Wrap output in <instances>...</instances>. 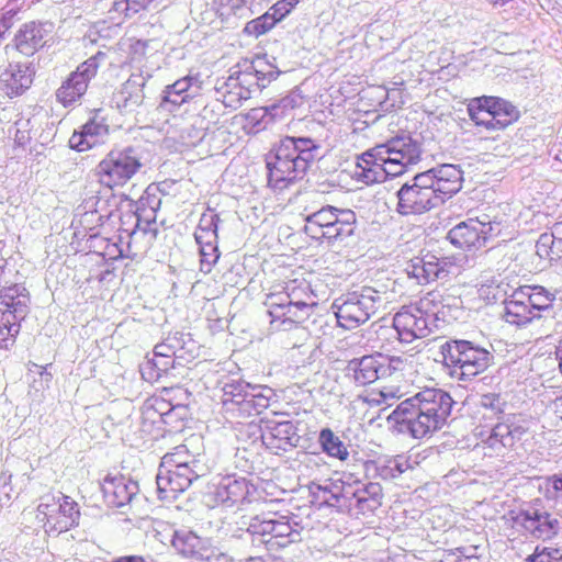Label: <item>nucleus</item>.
Returning a JSON list of instances; mask_svg holds the SVG:
<instances>
[{"label":"nucleus","instance_id":"obj_42","mask_svg":"<svg viewBox=\"0 0 562 562\" xmlns=\"http://www.w3.org/2000/svg\"><path fill=\"white\" fill-rule=\"evenodd\" d=\"M276 25V22L270 16V12H266L262 15L247 22L244 27V34L249 37L258 38L267 34Z\"/></svg>","mask_w":562,"mask_h":562},{"label":"nucleus","instance_id":"obj_4","mask_svg":"<svg viewBox=\"0 0 562 562\" xmlns=\"http://www.w3.org/2000/svg\"><path fill=\"white\" fill-rule=\"evenodd\" d=\"M170 387H162L160 395L151 396L142 412L143 430L154 438L182 432L189 424L190 412L186 405H171L164 396Z\"/></svg>","mask_w":562,"mask_h":562},{"label":"nucleus","instance_id":"obj_56","mask_svg":"<svg viewBox=\"0 0 562 562\" xmlns=\"http://www.w3.org/2000/svg\"><path fill=\"white\" fill-rule=\"evenodd\" d=\"M553 409L554 413L562 419V395L554 400Z\"/></svg>","mask_w":562,"mask_h":562},{"label":"nucleus","instance_id":"obj_6","mask_svg":"<svg viewBox=\"0 0 562 562\" xmlns=\"http://www.w3.org/2000/svg\"><path fill=\"white\" fill-rule=\"evenodd\" d=\"M35 519L46 535L58 536L79 525L80 507L68 495H44L35 509Z\"/></svg>","mask_w":562,"mask_h":562},{"label":"nucleus","instance_id":"obj_14","mask_svg":"<svg viewBox=\"0 0 562 562\" xmlns=\"http://www.w3.org/2000/svg\"><path fill=\"white\" fill-rule=\"evenodd\" d=\"M509 517L513 527L522 535L549 540L558 532V520L551 518L550 514L538 509L512 510Z\"/></svg>","mask_w":562,"mask_h":562},{"label":"nucleus","instance_id":"obj_37","mask_svg":"<svg viewBox=\"0 0 562 562\" xmlns=\"http://www.w3.org/2000/svg\"><path fill=\"white\" fill-rule=\"evenodd\" d=\"M515 442L514 430L506 423L496 424L486 440L488 447L496 449L501 454H504L506 450L513 449Z\"/></svg>","mask_w":562,"mask_h":562},{"label":"nucleus","instance_id":"obj_19","mask_svg":"<svg viewBox=\"0 0 562 562\" xmlns=\"http://www.w3.org/2000/svg\"><path fill=\"white\" fill-rule=\"evenodd\" d=\"M198 477L199 474L192 467L182 465L179 469L159 470L156 477L159 499L169 501L176 498Z\"/></svg>","mask_w":562,"mask_h":562},{"label":"nucleus","instance_id":"obj_33","mask_svg":"<svg viewBox=\"0 0 562 562\" xmlns=\"http://www.w3.org/2000/svg\"><path fill=\"white\" fill-rule=\"evenodd\" d=\"M88 89L85 80H80L72 72L56 91V98L64 106L78 102Z\"/></svg>","mask_w":562,"mask_h":562},{"label":"nucleus","instance_id":"obj_47","mask_svg":"<svg viewBox=\"0 0 562 562\" xmlns=\"http://www.w3.org/2000/svg\"><path fill=\"white\" fill-rule=\"evenodd\" d=\"M404 463L398 457L389 458L378 467L379 476L383 480H391L404 472Z\"/></svg>","mask_w":562,"mask_h":562},{"label":"nucleus","instance_id":"obj_39","mask_svg":"<svg viewBox=\"0 0 562 562\" xmlns=\"http://www.w3.org/2000/svg\"><path fill=\"white\" fill-rule=\"evenodd\" d=\"M437 265L438 257L434 255H426L413 263L411 274L420 283H429L431 281H436Z\"/></svg>","mask_w":562,"mask_h":562},{"label":"nucleus","instance_id":"obj_23","mask_svg":"<svg viewBox=\"0 0 562 562\" xmlns=\"http://www.w3.org/2000/svg\"><path fill=\"white\" fill-rule=\"evenodd\" d=\"M33 82V72L27 65L10 64L0 76V93L15 98L24 93Z\"/></svg>","mask_w":562,"mask_h":562},{"label":"nucleus","instance_id":"obj_34","mask_svg":"<svg viewBox=\"0 0 562 562\" xmlns=\"http://www.w3.org/2000/svg\"><path fill=\"white\" fill-rule=\"evenodd\" d=\"M144 86L138 78L130 77L120 90L119 106L128 111L140 106L145 99Z\"/></svg>","mask_w":562,"mask_h":562},{"label":"nucleus","instance_id":"obj_50","mask_svg":"<svg viewBox=\"0 0 562 562\" xmlns=\"http://www.w3.org/2000/svg\"><path fill=\"white\" fill-rule=\"evenodd\" d=\"M148 41L132 40L128 46L130 63H138L147 57Z\"/></svg>","mask_w":562,"mask_h":562},{"label":"nucleus","instance_id":"obj_46","mask_svg":"<svg viewBox=\"0 0 562 562\" xmlns=\"http://www.w3.org/2000/svg\"><path fill=\"white\" fill-rule=\"evenodd\" d=\"M154 0H116L114 9L122 11L125 18H132L135 14L147 10Z\"/></svg>","mask_w":562,"mask_h":562},{"label":"nucleus","instance_id":"obj_45","mask_svg":"<svg viewBox=\"0 0 562 562\" xmlns=\"http://www.w3.org/2000/svg\"><path fill=\"white\" fill-rule=\"evenodd\" d=\"M196 241L201 245L200 255H201V269L209 272L212 266L217 261L220 255L217 251V247L212 243L207 241L206 244H202L203 235L201 233H196L195 235Z\"/></svg>","mask_w":562,"mask_h":562},{"label":"nucleus","instance_id":"obj_32","mask_svg":"<svg viewBox=\"0 0 562 562\" xmlns=\"http://www.w3.org/2000/svg\"><path fill=\"white\" fill-rule=\"evenodd\" d=\"M337 218L330 224L326 239L328 241L344 240L353 235L356 231L357 216L356 213L348 209H339Z\"/></svg>","mask_w":562,"mask_h":562},{"label":"nucleus","instance_id":"obj_11","mask_svg":"<svg viewBox=\"0 0 562 562\" xmlns=\"http://www.w3.org/2000/svg\"><path fill=\"white\" fill-rule=\"evenodd\" d=\"M140 168V159L132 148L114 149L97 165L95 177L102 188L113 192L126 186Z\"/></svg>","mask_w":562,"mask_h":562},{"label":"nucleus","instance_id":"obj_31","mask_svg":"<svg viewBox=\"0 0 562 562\" xmlns=\"http://www.w3.org/2000/svg\"><path fill=\"white\" fill-rule=\"evenodd\" d=\"M171 543L173 549L186 559L196 561L203 559L202 540L191 531H176Z\"/></svg>","mask_w":562,"mask_h":562},{"label":"nucleus","instance_id":"obj_13","mask_svg":"<svg viewBox=\"0 0 562 562\" xmlns=\"http://www.w3.org/2000/svg\"><path fill=\"white\" fill-rule=\"evenodd\" d=\"M398 212L403 215L422 214L435 207L440 201L430 186L429 175H417L412 184H405L397 192Z\"/></svg>","mask_w":562,"mask_h":562},{"label":"nucleus","instance_id":"obj_12","mask_svg":"<svg viewBox=\"0 0 562 562\" xmlns=\"http://www.w3.org/2000/svg\"><path fill=\"white\" fill-rule=\"evenodd\" d=\"M266 75L254 61L248 59L236 64L229 70L224 83L223 102L226 106L236 108L251 94L265 87Z\"/></svg>","mask_w":562,"mask_h":562},{"label":"nucleus","instance_id":"obj_55","mask_svg":"<svg viewBox=\"0 0 562 562\" xmlns=\"http://www.w3.org/2000/svg\"><path fill=\"white\" fill-rule=\"evenodd\" d=\"M369 487L372 488V508H376L381 504V487L376 484H371Z\"/></svg>","mask_w":562,"mask_h":562},{"label":"nucleus","instance_id":"obj_36","mask_svg":"<svg viewBox=\"0 0 562 562\" xmlns=\"http://www.w3.org/2000/svg\"><path fill=\"white\" fill-rule=\"evenodd\" d=\"M267 117L268 110L266 108H254L235 115L234 120L246 134H256L266 128Z\"/></svg>","mask_w":562,"mask_h":562},{"label":"nucleus","instance_id":"obj_20","mask_svg":"<svg viewBox=\"0 0 562 562\" xmlns=\"http://www.w3.org/2000/svg\"><path fill=\"white\" fill-rule=\"evenodd\" d=\"M381 146L378 145L363 153L357 161L355 176L366 184L380 183L391 177L389 164Z\"/></svg>","mask_w":562,"mask_h":562},{"label":"nucleus","instance_id":"obj_18","mask_svg":"<svg viewBox=\"0 0 562 562\" xmlns=\"http://www.w3.org/2000/svg\"><path fill=\"white\" fill-rule=\"evenodd\" d=\"M265 304L270 316L269 330L271 333L290 331L303 327L313 315L312 311L278 302V300L269 296H267Z\"/></svg>","mask_w":562,"mask_h":562},{"label":"nucleus","instance_id":"obj_27","mask_svg":"<svg viewBox=\"0 0 562 562\" xmlns=\"http://www.w3.org/2000/svg\"><path fill=\"white\" fill-rule=\"evenodd\" d=\"M537 316L532 313L526 302L525 292L516 290L505 304L504 318L508 324L522 326L531 322Z\"/></svg>","mask_w":562,"mask_h":562},{"label":"nucleus","instance_id":"obj_51","mask_svg":"<svg viewBox=\"0 0 562 562\" xmlns=\"http://www.w3.org/2000/svg\"><path fill=\"white\" fill-rule=\"evenodd\" d=\"M110 493H112L114 496L113 503L115 506H123L130 499V496L126 492V485L122 481L111 482L105 487V494Z\"/></svg>","mask_w":562,"mask_h":562},{"label":"nucleus","instance_id":"obj_8","mask_svg":"<svg viewBox=\"0 0 562 562\" xmlns=\"http://www.w3.org/2000/svg\"><path fill=\"white\" fill-rule=\"evenodd\" d=\"M443 362L462 380L484 372L491 363V353L468 340H451L441 346Z\"/></svg>","mask_w":562,"mask_h":562},{"label":"nucleus","instance_id":"obj_15","mask_svg":"<svg viewBox=\"0 0 562 562\" xmlns=\"http://www.w3.org/2000/svg\"><path fill=\"white\" fill-rule=\"evenodd\" d=\"M389 164L391 177L403 175L409 166L417 164L422 157L419 144L411 137L392 138L380 145Z\"/></svg>","mask_w":562,"mask_h":562},{"label":"nucleus","instance_id":"obj_41","mask_svg":"<svg viewBox=\"0 0 562 562\" xmlns=\"http://www.w3.org/2000/svg\"><path fill=\"white\" fill-rule=\"evenodd\" d=\"M519 292H525L526 302L529 305L532 313L539 312L549 307L551 299L548 293L541 286H525L518 289Z\"/></svg>","mask_w":562,"mask_h":562},{"label":"nucleus","instance_id":"obj_60","mask_svg":"<svg viewBox=\"0 0 562 562\" xmlns=\"http://www.w3.org/2000/svg\"><path fill=\"white\" fill-rule=\"evenodd\" d=\"M363 501H364V498H363V497H359V498H358V502H359V503H361V502H363Z\"/></svg>","mask_w":562,"mask_h":562},{"label":"nucleus","instance_id":"obj_57","mask_svg":"<svg viewBox=\"0 0 562 562\" xmlns=\"http://www.w3.org/2000/svg\"><path fill=\"white\" fill-rule=\"evenodd\" d=\"M248 562H263L260 558H252Z\"/></svg>","mask_w":562,"mask_h":562},{"label":"nucleus","instance_id":"obj_5","mask_svg":"<svg viewBox=\"0 0 562 562\" xmlns=\"http://www.w3.org/2000/svg\"><path fill=\"white\" fill-rule=\"evenodd\" d=\"M467 112L476 127L487 132H503L520 119L519 109L509 100L497 95L469 99Z\"/></svg>","mask_w":562,"mask_h":562},{"label":"nucleus","instance_id":"obj_52","mask_svg":"<svg viewBox=\"0 0 562 562\" xmlns=\"http://www.w3.org/2000/svg\"><path fill=\"white\" fill-rule=\"evenodd\" d=\"M214 4L221 16H229L244 8L246 0H214Z\"/></svg>","mask_w":562,"mask_h":562},{"label":"nucleus","instance_id":"obj_17","mask_svg":"<svg viewBox=\"0 0 562 562\" xmlns=\"http://www.w3.org/2000/svg\"><path fill=\"white\" fill-rule=\"evenodd\" d=\"M374 291H372V295ZM340 300H337L335 306L336 317L339 326L345 329H353L358 327L360 324L366 323L371 314L375 312V301L372 296L359 295L357 293H352L348 295L340 304H338Z\"/></svg>","mask_w":562,"mask_h":562},{"label":"nucleus","instance_id":"obj_7","mask_svg":"<svg viewBox=\"0 0 562 562\" xmlns=\"http://www.w3.org/2000/svg\"><path fill=\"white\" fill-rule=\"evenodd\" d=\"M437 297L429 292L415 304L403 306L393 317V327L398 339L403 342H412L426 338L431 333L434 307Z\"/></svg>","mask_w":562,"mask_h":562},{"label":"nucleus","instance_id":"obj_9","mask_svg":"<svg viewBox=\"0 0 562 562\" xmlns=\"http://www.w3.org/2000/svg\"><path fill=\"white\" fill-rule=\"evenodd\" d=\"M258 537L269 550L285 548L301 541V529L291 517L278 513H267L251 518L248 529Z\"/></svg>","mask_w":562,"mask_h":562},{"label":"nucleus","instance_id":"obj_40","mask_svg":"<svg viewBox=\"0 0 562 562\" xmlns=\"http://www.w3.org/2000/svg\"><path fill=\"white\" fill-rule=\"evenodd\" d=\"M182 465L195 468L198 462L186 446H178L162 457L159 470L179 469Z\"/></svg>","mask_w":562,"mask_h":562},{"label":"nucleus","instance_id":"obj_26","mask_svg":"<svg viewBox=\"0 0 562 562\" xmlns=\"http://www.w3.org/2000/svg\"><path fill=\"white\" fill-rule=\"evenodd\" d=\"M172 356L165 355L155 348L153 356L148 357L140 367L143 379L149 383H155L167 376L169 371L175 368Z\"/></svg>","mask_w":562,"mask_h":562},{"label":"nucleus","instance_id":"obj_38","mask_svg":"<svg viewBox=\"0 0 562 562\" xmlns=\"http://www.w3.org/2000/svg\"><path fill=\"white\" fill-rule=\"evenodd\" d=\"M318 441L322 449L331 458L340 461L347 460L349 452L345 443L330 428H324L319 432Z\"/></svg>","mask_w":562,"mask_h":562},{"label":"nucleus","instance_id":"obj_25","mask_svg":"<svg viewBox=\"0 0 562 562\" xmlns=\"http://www.w3.org/2000/svg\"><path fill=\"white\" fill-rule=\"evenodd\" d=\"M266 446L274 450H288L294 447L299 440L296 428L290 420L270 425L262 434Z\"/></svg>","mask_w":562,"mask_h":562},{"label":"nucleus","instance_id":"obj_44","mask_svg":"<svg viewBox=\"0 0 562 562\" xmlns=\"http://www.w3.org/2000/svg\"><path fill=\"white\" fill-rule=\"evenodd\" d=\"M462 266L454 257L438 258L437 265V280L449 281L462 273Z\"/></svg>","mask_w":562,"mask_h":562},{"label":"nucleus","instance_id":"obj_1","mask_svg":"<svg viewBox=\"0 0 562 562\" xmlns=\"http://www.w3.org/2000/svg\"><path fill=\"white\" fill-rule=\"evenodd\" d=\"M453 403L447 392L425 389L401 402L389 420L401 434H407L414 439L430 438L446 426Z\"/></svg>","mask_w":562,"mask_h":562},{"label":"nucleus","instance_id":"obj_30","mask_svg":"<svg viewBox=\"0 0 562 562\" xmlns=\"http://www.w3.org/2000/svg\"><path fill=\"white\" fill-rule=\"evenodd\" d=\"M43 34L35 22L25 23L18 31L14 37L15 48L26 55H33L41 46Z\"/></svg>","mask_w":562,"mask_h":562},{"label":"nucleus","instance_id":"obj_21","mask_svg":"<svg viewBox=\"0 0 562 562\" xmlns=\"http://www.w3.org/2000/svg\"><path fill=\"white\" fill-rule=\"evenodd\" d=\"M109 134V126L103 119L94 115L81 126L79 132L75 131L69 138V147L79 153L87 151L103 143Z\"/></svg>","mask_w":562,"mask_h":562},{"label":"nucleus","instance_id":"obj_2","mask_svg":"<svg viewBox=\"0 0 562 562\" xmlns=\"http://www.w3.org/2000/svg\"><path fill=\"white\" fill-rule=\"evenodd\" d=\"M315 149L308 138L282 139L267 161L269 186L281 191L301 179L315 158Z\"/></svg>","mask_w":562,"mask_h":562},{"label":"nucleus","instance_id":"obj_29","mask_svg":"<svg viewBox=\"0 0 562 562\" xmlns=\"http://www.w3.org/2000/svg\"><path fill=\"white\" fill-rule=\"evenodd\" d=\"M338 211L339 209L327 205L308 215L305 222L306 233L310 234L313 238L326 239L328 231L331 228L330 224L337 220L335 216L337 215Z\"/></svg>","mask_w":562,"mask_h":562},{"label":"nucleus","instance_id":"obj_35","mask_svg":"<svg viewBox=\"0 0 562 562\" xmlns=\"http://www.w3.org/2000/svg\"><path fill=\"white\" fill-rule=\"evenodd\" d=\"M192 87V79L183 77L175 81L172 85L166 87L164 91L162 103L172 106H180L192 99L190 93Z\"/></svg>","mask_w":562,"mask_h":562},{"label":"nucleus","instance_id":"obj_24","mask_svg":"<svg viewBox=\"0 0 562 562\" xmlns=\"http://www.w3.org/2000/svg\"><path fill=\"white\" fill-rule=\"evenodd\" d=\"M267 296L313 313L316 306L312 291L305 281L291 280L282 291L269 293Z\"/></svg>","mask_w":562,"mask_h":562},{"label":"nucleus","instance_id":"obj_16","mask_svg":"<svg viewBox=\"0 0 562 562\" xmlns=\"http://www.w3.org/2000/svg\"><path fill=\"white\" fill-rule=\"evenodd\" d=\"M491 232V223L468 218L453 226L448 232L447 238L457 248L476 250L486 245Z\"/></svg>","mask_w":562,"mask_h":562},{"label":"nucleus","instance_id":"obj_49","mask_svg":"<svg viewBox=\"0 0 562 562\" xmlns=\"http://www.w3.org/2000/svg\"><path fill=\"white\" fill-rule=\"evenodd\" d=\"M529 562H562V551L555 548H537Z\"/></svg>","mask_w":562,"mask_h":562},{"label":"nucleus","instance_id":"obj_53","mask_svg":"<svg viewBox=\"0 0 562 562\" xmlns=\"http://www.w3.org/2000/svg\"><path fill=\"white\" fill-rule=\"evenodd\" d=\"M498 293V285L494 284V282L491 283H482L477 288V294L480 299L490 302L496 300V295Z\"/></svg>","mask_w":562,"mask_h":562},{"label":"nucleus","instance_id":"obj_43","mask_svg":"<svg viewBox=\"0 0 562 562\" xmlns=\"http://www.w3.org/2000/svg\"><path fill=\"white\" fill-rule=\"evenodd\" d=\"M104 57V53L98 52L95 55L91 56L90 58L81 63L77 67V70L72 74L77 76L80 80H85V82L88 86L89 81L97 76L100 66V60Z\"/></svg>","mask_w":562,"mask_h":562},{"label":"nucleus","instance_id":"obj_59","mask_svg":"<svg viewBox=\"0 0 562 562\" xmlns=\"http://www.w3.org/2000/svg\"><path fill=\"white\" fill-rule=\"evenodd\" d=\"M4 31L0 29V41L3 38Z\"/></svg>","mask_w":562,"mask_h":562},{"label":"nucleus","instance_id":"obj_58","mask_svg":"<svg viewBox=\"0 0 562 562\" xmlns=\"http://www.w3.org/2000/svg\"><path fill=\"white\" fill-rule=\"evenodd\" d=\"M205 233H206V234H209V235H211V236L215 239V237H216V235H215V231H212V232H211V231H207V232H205Z\"/></svg>","mask_w":562,"mask_h":562},{"label":"nucleus","instance_id":"obj_3","mask_svg":"<svg viewBox=\"0 0 562 562\" xmlns=\"http://www.w3.org/2000/svg\"><path fill=\"white\" fill-rule=\"evenodd\" d=\"M405 361L400 357H386L381 353L362 357L353 368V378L361 385L370 384L376 380L391 379V384L382 385L379 395L381 400L401 398L404 395L402 383L404 382Z\"/></svg>","mask_w":562,"mask_h":562},{"label":"nucleus","instance_id":"obj_54","mask_svg":"<svg viewBox=\"0 0 562 562\" xmlns=\"http://www.w3.org/2000/svg\"><path fill=\"white\" fill-rule=\"evenodd\" d=\"M112 562H155L151 559L145 558L143 555L132 554V555H123L120 557Z\"/></svg>","mask_w":562,"mask_h":562},{"label":"nucleus","instance_id":"obj_10","mask_svg":"<svg viewBox=\"0 0 562 562\" xmlns=\"http://www.w3.org/2000/svg\"><path fill=\"white\" fill-rule=\"evenodd\" d=\"M29 295L24 288L13 284L0 291V348L10 349L27 313Z\"/></svg>","mask_w":562,"mask_h":562},{"label":"nucleus","instance_id":"obj_28","mask_svg":"<svg viewBox=\"0 0 562 562\" xmlns=\"http://www.w3.org/2000/svg\"><path fill=\"white\" fill-rule=\"evenodd\" d=\"M252 485L244 477L227 479L218 488L217 496L228 506L240 505L248 501Z\"/></svg>","mask_w":562,"mask_h":562},{"label":"nucleus","instance_id":"obj_48","mask_svg":"<svg viewBox=\"0 0 562 562\" xmlns=\"http://www.w3.org/2000/svg\"><path fill=\"white\" fill-rule=\"evenodd\" d=\"M299 2L300 0H279L269 9L268 12H270V16L277 24L288 16L295 9Z\"/></svg>","mask_w":562,"mask_h":562},{"label":"nucleus","instance_id":"obj_22","mask_svg":"<svg viewBox=\"0 0 562 562\" xmlns=\"http://www.w3.org/2000/svg\"><path fill=\"white\" fill-rule=\"evenodd\" d=\"M424 173L429 175L430 186L435 193H438L440 202L457 193L462 187V172L454 165H441Z\"/></svg>","mask_w":562,"mask_h":562}]
</instances>
